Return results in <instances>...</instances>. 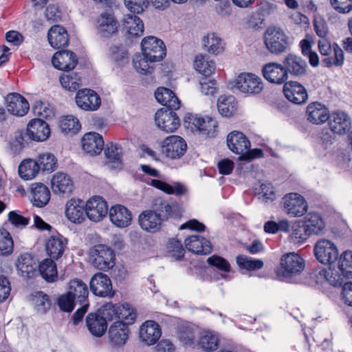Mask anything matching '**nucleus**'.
<instances>
[{
  "label": "nucleus",
  "mask_w": 352,
  "mask_h": 352,
  "mask_svg": "<svg viewBox=\"0 0 352 352\" xmlns=\"http://www.w3.org/2000/svg\"><path fill=\"white\" fill-rule=\"evenodd\" d=\"M311 236L302 220L294 223L292 227L291 239L296 244L305 243Z\"/></svg>",
  "instance_id": "50"
},
{
  "label": "nucleus",
  "mask_w": 352,
  "mask_h": 352,
  "mask_svg": "<svg viewBox=\"0 0 352 352\" xmlns=\"http://www.w3.org/2000/svg\"><path fill=\"white\" fill-rule=\"evenodd\" d=\"M236 261L240 269L248 271L260 270L264 265L262 260L253 258L243 254L238 255Z\"/></svg>",
  "instance_id": "54"
},
{
  "label": "nucleus",
  "mask_w": 352,
  "mask_h": 352,
  "mask_svg": "<svg viewBox=\"0 0 352 352\" xmlns=\"http://www.w3.org/2000/svg\"><path fill=\"white\" fill-rule=\"evenodd\" d=\"M302 221L311 235L321 234L325 228L322 219L316 213L307 214Z\"/></svg>",
  "instance_id": "43"
},
{
  "label": "nucleus",
  "mask_w": 352,
  "mask_h": 352,
  "mask_svg": "<svg viewBox=\"0 0 352 352\" xmlns=\"http://www.w3.org/2000/svg\"><path fill=\"white\" fill-rule=\"evenodd\" d=\"M150 185L166 194L174 195L177 197L184 195L187 192L186 188L179 182L170 184L160 179H152Z\"/></svg>",
  "instance_id": "42"
},
{
  "label": "nucleus",
  "mask_w": 352,
  "mask_h": 352,
  "mask_svg": "<svg viewBox=\"0 0 352 352\" xmlns=\"http://www.w3.org/2000/svg\"><path fill=\"white\" fill-rule=\"evenodd\" d=\"M184 122L192 124L199 133L207 137H214L217 133V122L210 117H198L191 113L186 114Z\"/></svg>",
  "instance_id": "15"
},
{
  "label": "nucleus",
  "mask_w": 352,
  "mask_h": 352,
  "mask_svg": "<svg viewBox=\"0 0 352 352\" xmlns=\"http://www.w3.org/2000/svg\"><path fill=\"white\" fill-rule=\"evenodd\" d=\"M109 160V167L112 169H121L122 163V148L118 144L110 143L104 151Z\"/></svg>",
  "instance_id": "41"
},
{
  "label": "nucleus",
  "mask_w": 352,
  "mask_h": 352,
  "mask_svg": "<svg viewBox=\"0 0 352 352\" xmlns=\"http://www.w3.org/2000/svg\"><path fill=\"white\" fill-rule=\"evenodd\" d=\"M109 54L114 61L118 63L124 62L128 59L127 51L122 44L111 46L109 49Z\"/></svg>",
  "instance_id": "64"
},
{
  "label": "nucleus",
  "mask_w": 352,
  "mask_h": 352,
  "mask_svg": "<svg viewBox=\"0 0 352 352\" xmlns=\"http://www.w3.org/2000/svg\"><path fill=\"white\" fill-rule=\"evenodd\" d=\"M161 334L160 325L153 320H147L140 327V338L147 345L155 344Z\"/></svg>",
  "instance_id": "28"
},
{
  "label": "nucleus",
  "mask_w": 352,
  "mask_h": 352,
  "mask_svg": "<svg viewBox=\"0 0 352 352\" xmlns=\"http://www.w3.org/2000/svg\"><path fill=\"white\" fill-rule=\"evenodd\" d=\"M118 320L119 322L126 324L128 327L134 322L136 318V313L133 308L130 307V305L125 303L122 306H119V311L118 314Z\"/></svg>",
  "instance_id": "61"
},
{
  "label": "nucleus",
  "mask_w": 352,
  "mask_h": 352,
  "mask_svg": "<svg viewBox=\"0 0 352 352\" xmlns=\"http://www.w3.org/2000/svg\"><path fill=\"white\" fill-rule=\"evenodd\" d=\"M202 42L205 50L210 54L217 55L224 50L222 40L214 33L208 34L204 36Z\"/></svg>",
  "instance_id": "48"
},
{
  "label": "nucleus",
  "mask_w": 352,
  "mask_h": 352,
  "mask_svg": "<svg viewBox=\"0 0 352 352\" xmlns=\"http://www.w3.org/2000/svg\"><path fill=\"white\" fill-rule=\"evenodd\" d=\"M86 325L90 333L96 337H102L107 331V324L100 315L90 313L86 318Z\"/></svg>",
  "instance_id": "38"
},
{
  "label": "nucleus",
  "mask_w": 352,
  "mask_h": 352,
  "mask_svg": "<svg viewBox=\"0 0 352 352\" xmlns=\"http://www.w3.org/2000/svg\"><path fill=\"white\" fill-rule=\"evenodd\" d=\"M50 135L49 124L41 118H35L30 121L25 132H21L16 136V140L20 145L25 146L29 140L42 142L47 140Z\"/></svg>",
  "instance_id": "2"
},
{
  "label": "nucleus",
  "mask_w": 352,
  "mask_h": 352,
  "mask_svg": "<svg viewBox=\"0 0 352 352\" xmlns=\"http://www.w3.org/2000/svg\"><path fill=\"white\" fill-rule=\"evenodd\" d=\"M283 65L287 75L290 74L293 76L300 77L306 74V61L295 54H287L283 61Z\"/></svg>",
  "instance_id": "24"
},
{
  "label": "nucleus",
  "mask_w": 352,
  "mask_h": 352,
  "mask_svg": "<svg viewBox=\"0 0 352 352\" xmlns=\"http://www.w3.org/2000/svg\"><path fill=\"white\" fill-rule=\"evenodd\" d=\"M307 120L313 124H320L327 121L329 114L327 109L320 102H313L307 107Z\"/></svg>",
  "instance_id": "39"
},
{
  "label": "nucleus",
  "mask_w": 352,
  "mask_h": 352,
  "mask_svg": "<svg viewBox=\"0 0 352 352\" xmlns=\"http://www.w3.org/2000/svg\"><path fill=\"white\" fill-rule=\"evenodd\" d=\"M31 192L32 195V202L36 207L43 208L50 201V191L43 184H32L31 186Z\"/></svg>",
  "instance_id": "37"
},
{
  "label": "nucleus",
  "mask_w": 352,
  "mask_h": 352,
  "mask_svg": "<svg viewBox=\"0 0 352 352\" xmlns=\"http://www.w3.org/2000/svg\"><path fill=\"white\" fill-rule=\"evenodd\" d=\"M285 98L296 104H302L307 102L308 94L305 87L296 81L286 82L283 86Z\"/></svg>",
  "instance_id": "18"
},
{
  "label": "nucleus",
  "mask_w": 352,
  "mask_h": 352,
  "mask_svg": "<svg viewBox=\"0 0 352 352\" xmlns=\"http://www.w3.org/2000/svg\"><path fill=\"white\" fill-rule=\"evenodd\" d=\"M152 210L160 217L162 222L169 218L177 219L181 217L182 208L177 203H168L162 197L154 199L151 204Z\"/></svg>",
  "instance_id": "8"
},
{
  "label": "nucleus",
  "mask_w": 352,
  "mask_h": 352,
  "mask_svg": "<svg viewBox=\"0 0 352 352\" xmlns=\"http://www.w3.org/2000/svg\"><path fill=\"white\" fill-rule=\"evenodd\" d=\"M314 255L316 259L324 265H332L338 258L336 245L329 240L322 239L314 245Z\"/></svg>",
  "instance_id": "7"
},
{
  "label": "nucleus",
  "mask_w": 352,
  "mask_h": 352,
  "mask_svg": "<svg viewBox=\"0 0 352 352\" xmlns=\"http://www.w3.org/2000/svg\"><path fill=\"white\" fill-rule=\"evenodd\" d=\"M96 29L102 38H110L118 31L119 23L111 12H103L96 20Z\"/></svg>",
  "instance_id": "10"
},
{
  "label": "nucleus",
  "mask_w": 352,
  "mask_h": 352,
  "mask_svg": "<svg viewBox=\"0 0 352 352\" xmlns=\"http://www.w3.org/2000/svg\"><path fill=\"white\" fill-rule=\"evenodd\" d=\"M138 222L142 230L151 233L159 231L163 223L152 209L142 211L139 214Z\"/></svg>",
  "instance_id": "29"
},
{
  "label": "nucleus",
  "mask_w": 352,
  "mask_h": 352,
  "mask_svg": "<svg viewBox=\"0 0 352 352\" xmlns=\"http://www.w3.org/2000/svg\"><path fill=\"white\" fill-rule=\"evenodd\" d=\"M129 329L126 324L116 321L113 322L109 330V342L113 347H118L125 344Z\"/></svg>",
  "instance_id": "27"
},
{
  "label": "nucleus",
  "mask_w": 352,
  "mask_h": 352,
  "mask_svg": "<svg viewBox=\"0 0 352 352\" xmlns=\"http://www.w3.org/2000/svg\"><path fill=\"white\" fill-rule=\"evenodd\" d=\"M67 293L75 299L76 303L88 302V287L80 279L76 278L69 282Z\"/></svg>",
  "instance_id": "40"
},
{
  "label": "nucleus",
  "mask_w": 352,
  "mask_h": 352,
  "mask_svg": "<svg viewBox=\"0 0 352 352\" xmlns=\"http://www.w3.org/2000/svg\"><path fill=\"white\" fill-rule=\"evenodd\" d=\"M227 145L232 152L241 155L250 148V142L243 133L233 131L227 136Z\"/></svg>",
  "instance_id": "26"
},
{
  "label": "nucleus",
  "mask_w": 352,
  "mask_h": 352,
  "mask_svg": "<svg viewBox=\"0 0 352 352\" xmlns=\"http://www.w3.org/2000/svg\"><path fill=\"white\" fill-rule=\"evenodd\" d=\"M142 53L151 63L162 60L166 56V46L164 42L157 37L149 36L143 38L141 43Z\"/></svg>",
  "instance_id": "6"
},
{
  "label": "nucleus",
  "mask_w": 352,
  "mask_h": 352,
  "mask_svg": "<svg viewBox=\"0 0 352 352\" xmlns=\"http://www.w3.org/2000/svg\"><path fill=\"white\" fill-rule=\"evenodd\" d=\"M82 147L87 153L91 155H98L104 148L103 138L98 133H87L82 138Z\"/></svg>",
  "instance_id": "30"
},
{
  "label": "nucleus",
  "mask_w": 352,
  "mask_h": 352,
  "mask_svg": "<svg viewBox=\"0 0 352 352\" xmlns=\"http://www.w3.org/2000/svg\"><path fill=\"white\" fill-rule=\"evenodd\" d=\"M162 153L168 158H181L186 152L187 144L184 138L178 135H170L161 144Z\"/></svg>",
  "instance_id": "9"
},
{
  "label": "nucleus",
  "mask_w": 352,
  "mask_h": 352,
  "mask_svg": "<svg viewBox=\"0 0 352 352\" xmlns=\"http://www.w3.org/2000/svg\"><path fill=\"white\" fill-rule=\"evenodd\" d=\"M108 213V206L102 197L95 196L86 203L87 217L92 221H100Z\"/></svg>",
  "instance_id": "17"
},
{
  "label": "nucleus",
  "mask_w": 352,
  "mask_h": 352,
  "mask_svg": "<svg viewBox=\"0 0 352 352\" xmlns=\"http://www.w3.org/2000/svg\"><path fill=\"white\" fill-rule=\"evenodd\" d=\"M51 184L53 192L59 195L70 194L74 188V184L70 176L61 172L56 173L53 176Z\"/></svg>",
  "instance_id": "32"
},
{
  "label": "nucleus",
  "mask_w": 352,
  "mask_h": 352,
  "mask_svg": "<svg viewBox=\"0 0 352 352\" xmlns=\"http://www.w3.org/2000/svg\"><path fill=\"white\" fill-rule=\"evenodd\" d=\"M59 78L62 87L69 91H74L80 87L81 78L76 72H66Z\"/></svg>",
  "instance_id": "53"
},
{
  "label": "nucleus",
  "mask_w": 352,
  "mask_h": 352,
  "mask_svg": "<svg viewBox=\"0 0 352 352\" xmlns=\"http://www.w3.org/2000/svg\"><path fill=\"white\" fill-rule=\"evenodd\" d=\"M77 106L87 111H94L101 105V99L99 95L91 89H82L77 91L75 96Z\"/></svg>",
  "instance_id": "13"
},
{
  "label": "nucleus",
  "mask_w": 352,
  "mask_h": 352,
  "mask_svg": "<svg viewBox=\"0 0 352 352\" xmlns=\"http://www.w3.org/2000/svg\"><path fill=\"white\" fill-rule=\"evenodd\" d=\"M67 243V239L60 234L51 236L46 242L47 254L51 258L58 260L63 256Z\"/></svg>",
  "instance_id": "31"
},
{
  "label": "nucleus",
  "mask_w": 352,
  "mask_h": 352,
  "mask_svg": "<svg viewBox=\"0 0 352 352\" xmlns=\"http://www.w3.org/2000/svg\"><path fill=\"white\" fill-rule=\"evenodd\" d=\"M13 240L5 229H0V255L8 256L13 251Z\"/></svg>",
  "instance_id": "62"
},
{
  "label": "nucleus",
  "mask_w": 352,
  "mask_h": 352,
  "mask_svg": "<svg viewBox=\"0 0 352 352\" xmlns=\"http://www.w3.org/2000/svg\"><path fill=\"white\" fill-rule=\"evenodd\" d=\"M90 289L94 295L100 297H111L114 294L111 279L101 272L96 273L91 278Z\"/></svg>",
  "instance_id": "16"
},
{
  "label": "nucleus",
  "mask_w": 352,
  "mask_h": 352,
  "mask_svg": "<svg viewBox=\"0 0 352 352\" xmlns=\"http://www.w3.org/2000/svg\"><path fill=\"white\" fill-rule=\"evenodd\" d=\"M89 261L95 268L108 271L116 264V254L114 251L107 245H96L90 250Z\"/></svg>",
  "instance_id": "3"
},
{
  "label": "nucleus",
  "mask_w": 352,
  "mask_h": 352,
  "mask_svg": "<svg viewBox=\"0 0 352 352\" xmlns=\"http://www.w3.org/2000/svg\"><path fill=\"white\" fill-rule=\"evenodd\" d=\"M208 59L205 56L199 54L196 56L194 61L195 69L205 76H210L215 69L214 63Z\"/></svg>",
  "instance_id": "52"
},
{
  "label": "nucleus",
  "mask_w": 352,
  "mask_h": 352,
  "mask_svg": "<svg viewBox=\"0 0 352 352\" xmlns=\"http://www.w3.org/2000/svg\"><path fill=\"white\" fill-rule=\"evenodd\" d=\"M34 115L38 116L42 120L52 119L54 116V111L50 107L49 104L36 101L32 108Z\"/></svg>",
  "instance_id": "63"
},
{
  "label": "nucleus",
  "mask_w": 352,
  "mask_h": 352,
  "mask_svg": "<svg viewBox=\"0 0 352 352\" xmlns=\"http://www.w3.org/2000/svg\"><path fill=\"white\" fill-rule=\"evenodd\" d=\"M36 162L39 169L43 171L52 172L56 168L57 160L53 154L50 153L39 155Z\"/></svg>",
  "instance_id": "60"
},
{
  "label": "nucleus",
  "mask_w": 352,
  "mask_h": 352,
  "mask_svg": "<svg viewBox=\"0 0 352 352\" xmlns=\"http://www.w3.org/2000/svg\"><path fill=\"white\" fill-rule=\"evenodd\" d=\"M39 273L47 282H54L58 278L57 267L54 259L46 258L39 265Z\"/></svg>",
  "instance_id": "47"
},
{
  "label": "nucleus",
  "mask_w": 352,
  "mask_h": 352,
  "mask_svg": "<svg viewBox=\"0 0 352 352\" xmlns=\"http://www.w3.org/2000/svg\"><path fill=\"white\" fill-rule=\"evenodd\" d=\"M150 60L142 53L135 54L133 58V64L138 72L142 74H151L153 69Z\"/></svg>",
  "instance_id": "58"
},
{
  "label": "nucleus",
  "mask_w": 352,
  "mask_h": 352,
  "mask_svg": "<svg viewBox=\"0 0 352 352\" xmlns=\"http://www.w3.org/2000/svg\"><path fill=\"white\" fill-rule=\"evenodd\" d=\"M40 170L36 160H25L19 166V175L25 180H30L36 177Z\"/></svg>",
  "instance_id": "46"
},
{
  "label": "nucleus",
  "mask_w": 352,
  "mask_h": 352,
  "mask_svg": "<svg viewBox=\"0 0 352 352\" xmlns=\"http://www.w3.org/2000/svg\"><path fill=\"white\" fill-rule=\"evenodd\" d=\"M284 208L287 214L291 217H302L308 208L305 198L295 192L287 194L283 197Z\"/></svg>",
  "instance_id": "14"
},
{
  "label": "nucleus",
  "mask_w": 352,
  "mask_h": 352,
  "mask_svg": "<svg viewBox=\"0 0 352 352\" xmlns=\"http://www.w3.org/2000/svg\"><path fill=\"white\" fill-rule=\"evenodd\" d=\"M76 55L69 50H61L56 52L52 59L54 67L64 72H70L78 64Z\"/></svg>",
  "instance_id": "20"
},
{
  "label": "nucleus",
  "mask_w": 352,
  "mask_h": 352,
  "mask_svg": "<svg viewBox=\"0 0 352 352\" xmlns=\"http://www.w3.org/2000/svg\"><path fill=\"white\" fill-rule=\"evenodd\" d=\"M7 109L10 113L16 116H23L29 111L28 100L17 93L9 94L6 98Z\"/></svg>",
  "instance_id": "23"
},
{
  "label": "nucleus",
  "mask_w": 352,
  "mask_h": 352,
  "mask_svg": "<svg viewBox=\"0 0 352 352\" xmlns=\"http://www.w3.org/2000/svg\"><path fill=\"white\" fill-rule=\"evenodd\" d=\"M288 36L278 28L270 27L264 34V43L267 50L273 54L285 52L289 47Z\"/></svg>",
  "instance_id": "4"
},
{
  "label": "nucleus",
  "mask_w": 352,
  "mask_h": 352,
  "mask_svg": "<svg viewBox=\"0 0 352 352\" xmlns=\"http://www.w3.org/2000/svg\"><path fill=\"white\" fill-rule=\"evenodd\" d=\"M234 87L243 93L255 95L261 92L263 83L259 77L253 74H241L235 80Z\"/></svg>",
  "instance_id": "11"
},
{
  "label": "nucleus",
  "mask_w": 352,
  "mask_h": 352,
  "mask_svg": "<svg viewBox=\"0 0 352 352\" xmlns=\"http://www.w3.org/2000/svg\"><path fill=\"white\" fill-rule=\"evenodd\" d=\"M174 110L161 109L155 113L157 126L166 133H173L180 126V119Z\"/></svg>",
  "instance_id": "12"
},
{
  "label": "nucleus",
  "mask_w": 352,
  "mask_h": 352,
  "mask_svg": "<svg viewBox=\"0 0 352 352\" xmlns=\"http://www.w3.org/2000/svg\"><path fill=\"white\" fill-rule=\"evenodd\" d=\"M178 339L186 345H192L195 338V329L188 323H182L177 327Z\"/></svg>",
  "instance_id": "51"
},
{
  "label": "nucleus",
  "mask_w": 352,
  "mask_h": 352,
  "mask_svg": "<svg viewBox=\"0 0 352 352\" xmlns=\"http://www.w3.org/2000/svg\"><path fill=\"white\" fill-rule=\"evenodd\" d=\"M219 338L212 332L204 333L199 338L198 344L201 349L206 352H212L217 349Z\"/></svg>",
  "instance_id": "55"
},
{
  "label": "nucleus",
  "mask_w": 352,
  "mask_h": 352,
  "mask_svg": "<svg viewBox=\"0 0 352 352\" xmlns=\"http://www.w3.org/2000/svg\"><path fill=\"white\" fill-rule=\"evenodd\" d=\"M184 243L188 251L197 254H208L212 250L211 243L199 235H192L188 237Z\"/></svg>",
  "instance_id": "34"
},
{
  "label": "nucleus",
  "mask_w": 352,
  "mask_h": 352,
  "mask_svg": "<svg viewBox=\"0 0 352 352\" xmlns=\"http://www.w3.org/2000/svg\"><path fill=\"white\" fill-rule=\"evenodd\" d=\"M123 28L130 36L138 37L143 34L144 23L138 16L128 14L124 19Z\"/></svg>",
  "instance_id": "45"
},
{
  "label": "nucleus",
  "mask_w": 352,
  "mask_h": 352,
  "mask_svg": "<svg viewBox=\"0 0 352 352\" xmlns=\"http://www.w3.org/2000/svg\"><path fill=\"white\" fill-rule=\"evenodd\" d=\"M327 120L331 131L334 134L344 135L351 128L350 118L343 111L333 112L329 114Z\"/></svg>",
  "instance_id": "22"
},
{
  "label": "nucleus",
  "mask_w": 352,
  "mask_h": 352,
  "mask_svg": "<svg viewBox=\"0 0 352 352\" xmlns=\"http://www.w3.org/2000/svg\"><path fill=\"white\" fill-rule=\"evenodd\" d=\"M318 50L321 55L326 56L322 60L324 66L340 67L344 63V52L341 47L336 43L332 45L326 38L320 39L318 42Z\"/></svg>",
  "instance_id": "5"
},
{
  "label": "nucleus",
  "mask_w": 352,
  "mask_h": 352,
  "mask_svg": "<svg viewBox=\"0 0 352 352\" xmlns=\"http://www.w3.org/2000/svg\"><path fill=\"white\" fill-rule=\"evenodd\" d=\"M217 108L222 116L230 118L236 111L237 102L233 96H221L218 98Z\"/></svg>",
  "instance_id": "44"
},
{
  "label": "nucleus",
  "mask_w": 352,
  "mask_h": 352,
  "mask_svg": "<svg viewBox=\"0 0 352 352\" xmlns=\"http://www.w3.org/2000/svg\"><path fill=\"white\" fill-rule=\"evenodd\" d=\"M109 215L111 221L117 227L126 228L131 223V212L122 205L112 206L109 210Z\"/></svg>",
  "instance_id": "33"
},
{
  "label": "nucleus",
  "mask_w": 352,
  "mask_h": 352,
  "mask_svg": "<svg viewBox=\"0 0 352 352\" xmlns=\"http://www.w3.org/2000/svg\"><path fill=\"white\" fill-rule=\"evenodd\" d=\"M65 215L72 223L79 224L85 219L86 214V206L81 199H72L66 204Z\"/></svg>",
  "instance_id": "25"
},
{
  "label": "nucleus",
  "mask_w": 352,
  "mask_h": 352,
  "mask_svg": "<svg viewBox=\"0 0 352 352\" xmlns=\"http://www.w3.org/2000/svg\"><path fill=\"white\" fill-rule=\"evenodd\" d=\"M47 39L50 45L54 49H60L67 46L69 35L66 29L59 25L52 27L47 33Z\"/></svg>",
  "instance_id": "35"
},
{
  "label": "nucleus",
  "mask_w": 352,
  "mask_h": 352,
  "mask_svg": "<svg viewBox=\"0 0 352 352\" xmlns=\"http://www.w3.org/2000/svg\"><path fill=\"white\" fill-rule=\"evenodd\" d=\"M59 126L62 132L65 133H76L81 127L79 120L72 116L62 118Z\"/></svg>",
  "instance_id": "59"
},
{
  "label": "nucleus",
  "mask_w": 352,
  "mask_h": 352,
  "mask_svg": "<svg viewBox=\"0 0 352 352\" xmlns=\"http://www.w3.org/2000/svg\"><path fill=\"white\" fill-rule=\"evenodd\" d=\"M305 260L297 253L289 252L281 256L276 270L279 279L293 282L294 278L300 274L305 268Z\"/></svg>",
  "instance_id": "1"
},
{
  "label": "nucleus",
  "mask_w": 352,
  "mask_h": 352,
  "mask_svg": "<svg viewBox=\"0 0 352 352\" xmlns=\"http://www.w3.org/2000/svg\"><path fill=\"white\" fill-rule=\"evenodd\" d=\"M262 74L265 80L276 85L285 84L288 78L283 65L274 62L265 64L262 67Z\"/></svg>",
  "instance_id": "19"
},
{
  "label": "nucleus",
  "mask_w": 352,
  "mask_h": 352,
  "mask_svg": "<svg viewBox=\"0 0 352 352\" xmlns=\"http://www.w3.org/2000/svg\"><path fill=\"white\" fill-rule=\"evenodd\" d=\"M18 274L23 278H32L37 274L38 265L30 253L21 254L16 263Z\"/></svg>",
  "instance_id": "21"
},
{
  "label": "nucleus",
  "mask_w": 352,
  "mask_h": 352,
  "mask_svg": "<svg viewBox=\"0 0 352 352\" xmlns=\"http://www.w3.org/2000/svg\"><path fill=\"white\" fill-rule=\"evenodd\" d=\"M321 276H323L327 282L334 287H340L343 285L344 283L345 276H343L342 273L337 271L336 269H331L327 270H321L319 272Z\"/></svg>",
  "instance_id": "57"
},
{
  "label": "nucleus",
  "mask_w": 352,
  "mask_h": 352,
  "mask_svg": "<svg viewBox=\"0 0 352 352\" xmlns=\"http://www.w3.org/2000/svg\"><path fill=\"white\" fill-rule=\"evenodd\" d=\"M158 102L165 106V109L177 110L180 107V101L172 90L166 87H159L155 92Z\"/></svg>",
  "instance_id": "36"
},
{
  "label": "nucleus",
  "mask_w": 352,
  "mask_h": 352,
  "mask_svg": "<svg viewBox=\"0 0 352 352\" xmlns=\"http://www.w3.org/2000/svg\"><path fill=\"white\" fill-rule=\"evenodd\" d=\"M338 268L347 278H352V251L342 253L338 260Z\"/></svg>",
  "instance_id": "56"
},
{
  "label": "nucleus",
  "mask_w": 352,
  "mask_h": 352,
  "mask_svg": "<svg viewBox=\"0 0 352 352\" xmlns=\"http://www.w3.org/2000/svg\"><path fill=\"white\" fill-rule=\"evenodd\" d=\"M32 302L37 312L46 314L51 308L52 301L48 295L39 291L32 296Z\"/></svg>",
  "instance_id": "49"
}]
</instances>
